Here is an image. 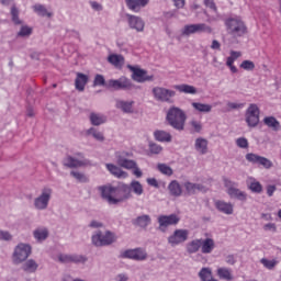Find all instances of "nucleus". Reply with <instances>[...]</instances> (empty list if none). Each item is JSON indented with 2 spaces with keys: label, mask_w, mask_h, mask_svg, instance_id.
I'll return each mask as SVG.
<instances>
[{
  "label": "nucleus",
  "mask_w": 281,
  "mask_h": 281,
  "mask_svg": "<svg viewBox=\"0 0 281 281\" xmlns=\"http://www.w3.org/2000/svg\"><path fill=\"white\" fill-rule=\"evenodd\" d=\"M131 157H133V154L128 151H116V165L105 164V168L110 175L116 179H128V172L124 171L122 168L125 170H132V175H134L136 179H142V177H144V172H142L137 161L131 159Z\"/></svg>",
  "instance_id": "obj_1"
},
{
  "label": "nucleus",
  "mask_w": 281,
  "mask_h": 281,
  "mask_svg": "<svg viewBox=\"0 0 281 281\" xmlns=\"http://www.w3.org/2000/svg\"><path fill=\"white\" fill-rule=\"evenodd\" d=\"M188 120V115L186 111L181 110L178 106H171L168 109L166 114V122L175 128V131H184L186 121Z\"/></svg>",
  "instance_id": "obj_2"
},
{
  "label": "nucleus",
  "mask_w": 281,
  "mask_h": 281,
  "mask_svg": "<svg viewBox=\"0 0 281 281\" xmlns=\"http://www.w3.org/2000/svg\"><path fill=\"white\" fill-rule=\"evenodd\" d=\"M226 32L233 38H240L247 34V26L240 18H228L225 21Z\"/></svg>",
  "instance_id": "obj_3"
},
{
  "label": "nucleus",
  "mask_w": 281,
  "mask_h": 281,
  "mask_svg": "<svg viewBox=\"0 0 281 281\" xmlns=\"http://www.w3.org/2000/svg\"><path fill=\"white\" fill-rule=\"evenodd\" d=\"M30 256H32V245L20 243L14 247L11 260L13 265H23Z\"/></svg>",
  "instance_id": "obj_4"
},
{
  "label": "nucleus",
  "mask_w": 281,
  "mask_h": 281,
  "mask_svg": "<svg viewBox=\"0 0 281 281\" xmlns=\"http://www.w3.org/2000/svg\"><path fill=\"white\" fill-rule=\"evenodd\" d=\"M99 190L101 191L102 199H105V201H108L110 205H117V203H124V201H117L119 199L124 198L120 187H99Z\"/></svg>",
  "instance_id": "obj_5"
},
{
  "label": "nucleus",
  "mask_w": 281,
  "mask_h": 281,
  "mask_svg": "<svg viewBox=\"0 0 281 281\" xmlns=\"http://www.w3.org/2000/svg\"><path fill=\"white\" fill-rule=\"evenodd\" d=\"M214 30L205 23L186 24L180 33L181 36H192V34H212Z\"/></svg>",
  "instance_id": "obj_6"
},
{
  "label": "nucleus",
  "mask_w": 281,
  "mask_h": 281,
  "mask_svg": "<svg viewBox=\"0 0 281 281\" xmlns=\"http://www.w3.org/2000/svg\"><path fill=\"white\" fill-rule=\"evenodd\" d=\"M91 240L94 247H109V245L115 243V234L111 231H106L105 233L98 231L92 235Z\"/></svg>",
  "instance_id": "obj_7"
},
{
  "label": "nucleus",
  "mask_w": 281,
  "mask_h": 281,
  "mask_svg": "<svg viewBox=\"0 0 281 281\" xmlns=\"http://www.w3.org/2000/svg\"><path fill=\"white\" fill-rule=\"evenodd\" d=\"M53 190L52 188L42 189L41 193L33 200V207L43 212L49 207V201H52Z\"/></svg>",
  "instance_id": "obj_8"
},
{
  "label": "nucleus",
  "mask_w": 281,
  "mask_h": 281,
  "mask_svg": "<svg viewBox=\"0 0 281 281\" xmlns=\"http://www.w3.org/2000/svg\"><path fill=\"white\" fill-rule=\"evenodd\" d=\"M133 87H135L133 81L124 76L119 79H110L105 85L106 89H113L114 91H131Z\"/></svg>",
  "instance_id": "obj_9"
},
{
  "label": "nucleus",
  "mask_w": 281,
  "mask_h": 281,
  "mask_svg": "<svg viewBox=\"0 0 281 281\" xmlns=\"http://www.w3.org/2000/svg\"><path fill=\"white\" fill-rule=\"evenodd\" d=\"M64 166L66 168H87V166H93L91 160L85 158L82 154L78 153L76 156H67L64 159Z\"/></svg>",
  "instance_id": "obj_10"
},
{
  "label": "nucleus",
  "mask_w": 281,
  "mask_h": 281,
  "mask_svg": "<svg viewBox=\"0 0 281 281\" xmlns=\"http://www.w3.org/2000/svg\"><path fill=\"white\" fill-rule=\"evenodd\" d=\"M224 186L226 188V193L228 194V196H231L232 199H237V201H247V193L236 188V182L225 178Z\"/></svg>",
  "instance_id": "obj_11"
},
{
  "label": "nucleus",
  "mask_w": 281,
  "mask_h": 281,
  "mask_svg": "<svg viewBox=\"0 0 281 281\" xmlns=\"http://www.w3.org/2000/svg\"><path fill=\"white\" fill-rule=\"evenodd\" d=\"M121 258H127L128 260H136V262H144V260L148 259V252L146 248H134L127 249L121 254Z\"/></svg>",
  "instance_id": "obj_12"
},
{
  "label": "nucleus",
  "mask_w": 281,
  "mask_h": 281,
  "mask_svg": "<svg viewBox=\"0 0 281 281\" xmlns=\"http://www.w3.org/2000/svg\"><path fill=\"white\" fill-rule=\"evenodd\" d=\"M151 93L158 102H172V98L177 95V92L170 89H166L164 87H155L151 90Z\"/></svg>",
  "instance_id": "obj_13"
},
{
  "label": "nucleus",
  "mask_w": 281,
  "mask_h": 281,
  "mask_svg": "<svg viewBox=\"0 0 281 281\" xmlns=\"http://www.w3.org/2000/svg\"><path fill=\"white\" fill-rule=\"evenodd\" d=\"M190 236V231L179 228L173 232L172 235L168 237V244L170 247H179V245H183L186 240H188V237Z\"/></svg>",
  "instance_id": "obj_14"
},
{
  "label": "nucleus",
  "mask_w": 281,
  "mask_h": 281,
  "mask_svg": "<svg viewBox=\"0 0 281 281\" xmlns=\"http://www.w3.org/2000/svg\"><path fill=\"white\" fill-rule=\"evenodd\" d=\"M246 122L248 126L255 127L258 126L260 122V109L256 103H251L246 111Z\"/></svg>",
  "instance_id": "obj_15"
},
{
  "label": "nucleus",
  "mask_w": 281,
  "mask_h": 281,
  "mask_svg": "<svg viewBox=\"0 0 281 281\" xmlns=\"http://www.w3.org/2000/svg\"><path fill=\"white\" fill-rule=\"evenodd\" d=\"M179 221L180 218L177 214L160 215L158 216V229L165 234V232H168V227H170V225H178Z\"/></svg>",
  "instance_id": "obj_16"
},
{
  "label": "nucleus",
  "mask_w": 281,
  "mask_h": 281,
  "mask_svg": "<svg viewBox=\"0 0 281 281\" xmlns=\"http://www.w3.org/2000/svg\"><path fill=\"white\" fill-rule=\"evenodd\" d=\"M127 69H130V71H132V79H134L135 82L142 83V82H150L154 80V77L148 76L147 75L148 72L142 68L127 65Z\"/></svg>",
  "instance_id": "obj_17"
},
{
  "label": "nucleus",
  "mask_w": 281,
  "mask_h": 281,
  "mask_svg": "<svg viewBox=\"0 0 281 281\" xmlns=\"http://www.w3.org/2000/svg\"><path fill=\"white\" fill-rule=\"evenodd\" d=\"M246 159L249 161V164H257L258 166H262L267 170L273 168V162L271 160L262 156H259L258 154H247Z\"/></svg>",
  "instance_id": "obj_18"
},
{
  "label": "nucleus",
  "mask_w": 281,
  "mask_h": 281,
  "mask_svg": "<svg viewBox=\"0 0 281 281\" xmlns=\"http://www.w3.org/2000/svg\"><path fill=\"white\" fill-rule=\"evenodd\" d=\"M127 25L131 30H135L136 32H143L144 27H146V22L140 16L126 14Z\"/></svg>",
  "instance_id": "obj_19"
},
{
  "label": "nucleus",
  "mask_w": 281,
  "mask_h": 281,
  "mask_svg": "<svg viewBox=\"0 0 281 281\" xmlns=\"http://www.w3.org/2000/svg\"><path fill=\"white\" fill-rule=\"evenodd\" d=\"M215 207L217 212H221L222 214H226L227 216H231V214H234V204H232L231 202L217 200L215 201Z\"/></svg>",
  "instance_id": "obj_20"
},
{
  "label": "nucleus",
  "mask_w": 281,
  "mask_h": 281,
  "mask_svg": "<svg viewBox=\"0 0 281 281\" xmlns=\"http://www.w3.org/2000/svg\"><path fill=\"white\" fill-rule=\"evenodd\" d=\"M240 56H243L241 52L231 50V56L226 59V67L231 69L232 74H238V68L234 66V63H236Z\"/></svg>",
  "instance_id": "obj_21"
},
{
  "label": "nucleus",
  "mask_w": 281,
  "mask_h": 281,
  "mask_svg": "<svg viewBox=\"0 0 281 281\" xmlns=\"http://www.w3.org/2000/svg\"><path fill=\"white\" fill-rule=\"evenodd\" d=\"M150 223H153V220L150 218V215L146 214L132 220V225H134V227H139L140 229H146Z\"/></svg>",
  "instance_id": "obj_22"
},
{
  "label": "nucleus",
  "mask_w": 281,
  "mask_h": 281,
  "mask_svg": "<svg viewBox=\"0 0 281 281\" xmlns=\"http://www.w3.org/2000/svg\"><path fill=\"white\" fill-rule=\"evenodd\" d=\"M149 1L150 0H125V5H127L128 10H132V12H139L142 8H146Z\"/></svg>",
  "instance_id": "obj_23"
},
{
  "label": "nucleus",
  "mask_w": 281,
  "mask_h": 281,
  "mask_svg": "<svg viewBox=\"0 0 281 281\" xmlns=\"http://www.w3.org/2000/svg\"><path fill=\"white\" fill-rule=\"evenodd\" d=\"M33 237L37 243H44L49 238V229L45 226H40L33 231Z\"/></svg>",
  "instance_id": "obj_24"
},
{
  "label": "nucleus",
  "mask_w": 281,
  "mask_h": 281,
  "mask_svg": "<svg viewBox=\"0 0 281 281\" xmlns=\"http://www.w3.org/2000/svg\"><path fill=\"white\" fill-rule=\"evenodd\" d=\"M133 104H135V101L115 100V109H119L123 113H133Z\"/></svg>",
  "instance_id": "obj_25"
},
{
  "label": "nucleus",
  "mask_w": 281,
  "mask_h": 281,
  "mask_svg": "<svg viewBox=\"0 0 281 281\" xmlns=\"http://www.w3.org/2000/svg\"><path fill=\"white\" fill-rule=\"evenodd\" d=\"M183 188L187 190L188 194H196V192H205V187L201 183H192L187 181L183 183Z\"/></svg>",
  "instance_id": "obj_26"
},
{
  "label": "nucleus",
  "mask_w": 281,
  "mask_h": 281,
  "mask_svg": "<svg viewBox=\"0 0 281 281\" xmlns=\"http://www.w3.org/2000/svg\"><path fill=\"white\" fill-rule=\"evenodd\" d=\"M89 120L92 126H102V124H106V115L102 113L92 112L89 115Z\"/></svg>",
  "instance_id": "obj_27"
},
{
  "label": "nucleus",
  "mask_w": 281,
  "mask_h": 281,
  "mask_svg": "<svg viewBox=\"0 0 281 281\" xmlns=\"http://www.w3.org/2000/svg\"><path fill=\"white\" fill-rule=\"evenodd\" d=\"M22 270L25 273H36L38 271V262L34 259H26L22 265Z\"/></svg>",
  "instance_id": "obj_28"
},
{
  "label": "nucleus",
  "mask_w": 281,
  "mask_h": 281,
  "mask_svg": "<svg viewBox=\"0 0 281 281\" xmlns=\"http://www.w3.org/2000/svg\"><path fill=\"white\" fill-rule=\"evenodd\" d=\"M154 137L156 142H161V143H170L172 142V135L164 130H157L154 132Z\"/></svg>",
  "instance_id": "obj_29"
},
{
  "label": "nucleus",
  "mask_w": 281,
  "mask_h": 281,
  "mask_svg": "<svg viewBox=\"0 0 281 281\" xmlns=\"http://www.w3.org/2000/svg\"><path fill=\"white\" fill-rule=\"evenodd\" d=\"M207 139L199 137L195 139L194 148L199 155H207Z\"/></svg>",
  "instance_id": "obj_30"
},
{
  "label": "nucleus",
  "mask_w": 281,
  "mask_h": 281,
  "mask_svg": "<svg viewBox=\"0 0 281 281\" xmlns=\"http://www.w3.org/2000/svg\"><path fill=\"white\" fill-rule=\"evenodd\" d=\"M201 252L202 254H212L214 251V248L216 247V244L214 243V239L206 238L201 239Z\"/></svg>",
  "instance_id": "obj_31"
},
{
  "label": "nucleus",
  "mask_w": 281,
  "mask_h": 281,
  "mask_svg": "<svg viewBox=\"0 0 281 281\" xmlns=\"http://www.w3.org/2000/svg\"><path fill=\"white\" fill-rule=\"evenodd\" d=\"M173 89L176 91H179V93H187L189 95H196V88L194 86L182 83V85H176L173 86Z\"/></svg>",
  "instance_id": "obj_32"
},
{
  "label": "nucleus",
  "mask_w": 281,
  "mask_h": 281,
  "mask_svg": "<svg viewBox=\"0 0 281 281\" xmlns=\"http://www.w3.org/2000/svg\"><path fill=\"white\" fill-rule=\"evenodd\" d=\"M108 63L113 65L116 69H122L124 67V56L117 54H111L108 57Z\"/></svg>",
  "instance_id": "obj_33"
},
{
  "label": "nucleus",
  "mask_w": 281,
  "mask_h": 281,
  "mask_svg": "<svg viewBox=\"0 0 281 281\" xmlns=\"http://www.w3.org/2000/svg\"><path fill=\"white\" fill-rule=\"evenodd\" d=\"M89 81V77L82 72L77 74V78L75 80V87L78 91H85V87L87 86V82Z\"/></svg>",
  "instance_id": "obj_34"
},
{
  "label": "nucleus",
  "mask_w": 281,
  "mask_h": 281,
  "mask_svg": "<svg viewBox=\"0 0 281 281\" xmlns=\"http://www.w3.org/2000/svg\"><path fill=\"white\" fill-rule=\"evenodd\" d=\"M119 188L121 190L123 198H120L116 201H128V199H133L131 184L123 183V184H120Z\"/></svg>",
  "instance_id": "obj_35"
},
{
  "label": "nucleus",
  "mask_w": 281,
  "mask_h": 281,
  "mask_svg": "<svg viewBox=\"0 0 281 281\" xmlns=\"http://www.w3.org/2000/svg\"><path fill=\"white\" fill-rule=\"evenodd\" d=\"M169 193L171 196H181L183 190L181 189V184H179V181L173 180L168 186Z\"/></svg>",
  "instance_id": "obj_36"
},
{
  "label": "nucleus",
  "mask_w": 281,
  "mask_h": 281,
  "mask_svg": "<svg viewBox=\"0 0 281 281\" xmlns=\"http://www.w3.org/2000/svg\"><path fill=\"white\" fill-rule=\"evenodd\" d=\"M191 106L199 113H212V105L207 103L192 102Z\"/></svg>",
  "instance_id": "obj_37"
},
{
  "label": "nucleus",
  "mask_w": 281,
  "mask_h": 281,
  "mask_svg": "<svg viewBox=\"0 0 281 281\" xmlns=\"http://www.w3.org/2000/svg\"><path fill=\"white\" fill-rule=\"evenodd\" d=\"M130 188L136 196H142V194H144V186H142V182L137 180H132Z\"/></svg>",
  "instance_id": "obj_38"
},
{
  "label": "nucleus",
  "mask_w": 281,
  "mask_h": 281,
  "mask_svg": "<svg viewBox=\"0 0 281 281\" xmlns=\"http://www.w3.org/2000/svg\"><path fill=\"white\" fill-rule=\"evenodd\" d=\"M217 276L221 280H226V281L234 280V277L232 276V269L229 268H218Z\"/></svg>",
  "instance_id": "obj_39"
},
{
  "label": "nucleus",
  "mask_w": 281,
  "mask_h": 281,
  "mask_svg": "<svg viewBox=\"0 0 281 281\" xmlns=\"http://www.w3.org/2000/svg\"><path fill=\"white\" fill-rule=\"evenodd\" d=\"M32 9L38 16H48V19L52 16V12H48L47 8L43 4H34Z\"/></svg>",
  "instance_id": "obj_40"
},
{
  "label": "nucleus",
  "mask_w": 281,
  "mask_h": 281,
  "mask_svg": "<svg viewBox=\"0 0 281 281\" xmlns=\"http://www.w3.org/2000/svg\"><path fill=\"white\" fill-rule=\"evenodd\" d=\"M263 123L266 126H269V128H272V131H280V122L273 116H267L263 119Z\"/></svg>",
  "instance_id": "obj_41"
},
{
  "label": "nucleus",
  "mask_w": 281,
  "mask_h": 281,
  "mask_svg": "<svg viewBox=\"0 0 281 281\" xmlns=\"http://www.w3.org/2000/svg\"><path fill=\"white\" fill-rule=\"evenodd\" d=\"M70 177L76 179L79 183H89V177L81 171L72 170L70 171Z\"/></svg>",
  "instance_id": "obj_42"
},
{
  "label": "nucleus",
  "mask_w": 281,
  "mask_h": 281,
  "mask_svg": "<svg viewBox=\"0 0 281 281\" xmlns=\"http://www.w3.org/2000/svg\"><path fill=\"white\" fill-rule=\"evenodd\" d=\"M201 249V239H193L187 244L188 254H196Z\"/></svg>",
  "instance_id": "obj_43"
},
{
  "label": "nucleus",
  "mask_w": 281,
  "mask_h": 281,
  "mask_svg": "<svg viewBox=\"0 0 281 281\" xmlns=\"http://www.w3.org/2000/svg\"><path fill=\"white\" fill-rule=\"evenodd\" d=\"M87 135H91L97 142H104V134L102 132L98 131L95 127H90L87 130Z\"/></svg>",
  "instance_id": "obj_44"
},
{
  "label": "nucleus",
  "mask_w": 281,
  "mask_h": 281,
  "mask_svg": "<svg viewBox=\"0 0 281 281\" xmlns=\"http://www.w3.org/2000/svg\"><path fill=\"white\" fill-rule=\"evenodd\" d=\"M199 276L202 281H218L212 278V271L210 270V268H202L199 272Z\"/></svg>",
  "instance_id": "obj_45"
},
{
  "label": "nucleus",
  "mask_w": 281,
  "mask_h": 281,
  "mask_svg": "<svg viewBox=\"0 0 281 281\" xmlns=\"http://www.w3.org/2000/svg\"><path fill=\"white\" fill-rule=\"evenodd\" d=\"M189 126L191 133H201V131H203V123L194 119L189 122Z\"/></svg>",
  "instance_id": "obj_46"
},
{
  "label": "nucleus",
  "mask_w": 281,
  "mask_h": 281,
  "mask_svg": "<svg viewBox=\"0 0 281 281\" xmlns=\"http://www.w3.org/2000/svg\"><path fill=\"white\" fill-rule=\"evenodd\" d=\"M157 170H159V172L161 175H165L166 177H172V175L175 173V171L171 169V167L166 164H158Z\"/></svg>",
  "instance_id": "obj_47"
},
{
  "label": "nucleus",
  "mask_w": 281,
  "mask_h": 281,
  "mask_svg": "<svg viewBox=\"0 0 281 281\" xmlns=\"http://www.w3.org/2000/svg\"><path fill=\"white\" fill-rule=\"evenodd\" d=\"M248 188L250 191L255 192V194H260V192H262V184L256 179H250Z\"/></svg>",
  "instance_id": "obj_48"
},
{
  "label": "nucleus",
  "mask_w": 281,
  "mask_h": 281,
  "mask_svg": "<svg viewBox=\"0 0 281 281\" xmlns=\"http://www.w3.org/2000/svg\"><path fill=\"white\" fill-rule=\"evenodd\" d=\"M88 258L85 255H70V262L74 265H85L87 262Z\"/></svg>",
  "instance_id": "obj_49"
},
{
  "label": "nucleus",
  "mask_w": 281,
  "mask_h": 281,
  "mask_svg": "<svg viewBox=\"0 0 281 281\" xmlns=\"http://www.w3.org/2000/svg\"><path fill=\"white\" fill-rule=\"evenodd\" d=\"M11 19L15 25H21V19H19V9L16 5L11 7Z\"/></svg>",
  "instance_id": "obj_50"
},
{
  "label": "nucleus",
  "mask_w": 281,
  "mask_h": 281,
  "mask_svg": "<svg viewBox=\"0 0 281 281\" xmlns=\"http://www.w3.org/2000/svg\"><path fill=\"white\" fill-rule=\"evenodd\" d=\"M164 150V147L157 143H149V153L151 155H159Z\"/></svg>",
  "instance_id": "obj_51"
},
{
  "label": "nucleus",
  "mask_w": 281,
  "mask_h": 281,
  "mask_svg": "<svg viewBox=\"0 0 281 281\" xmlns=\"http://www.w3.org/2000/svg\"><path fill=\"white\" fill-rule=\"evenodd\" d=\"M260 262L261 265H263V267H266V269H269V270L274 269L276 265H278V261L276 259L269 260V259L262 258Z\"/></svg>",
  "instance_id": "obj_52"
},
{
  "label": "nucleus",
  "mask_w": 281,
  "mask_h": 281,
  "mask_svg": "<svg viewBox=\"0 0 281 281\" xmlns=\"http://www.w3.org/2000/svg\"><path fill=\"white\" fill-rule=\"evenodd\" d=\"M240 68L245 69V71H254V69H256V64H254L251 60H244L240 64Z\"/></svg>",
  "instance_id": "obj_53"
},
{
  "label": "nucleus",
  "mask_w": 281,
  "mask_h": 281,
  "mask_svg": "<svg viewBox=\"0 0 281 281\" xmlns=\"http://www.w3.org/2000/svg\"><path fill=\"white\" fill-rule=\"evenodd\" d=\"M226 111H238V109H243L245 106V103H236V102H227L226 103Z\"/></svg>",
  "instance_id": "obj_54"
},
{
  "label": "nucleus",
  "mask_w": 281,
  "mask_h": 281,
  "mask_svg": "<svg viewBox=\"0 0 281 281\" xmlns=\"http://www.w3.org/2000/svg\"><path fill=\"white\" fill-rule=\"evenodd\" d=\"M93 85H94V87H106V80L104 79V76L97 75L94 77Z\"/></svg>",
  "instance_id": "obj_55"
},
{
  "label": "nucleus",
  "mask_w": 281,
  "mask_h": 281,
  "mask_svg": "<svg viewBox=\"0 0 281 281\" xmlns=\"http://www.w3.org/2000/svg\"><path fill=\"white\" fill-rule=\"evenodd\" d=\"M57 258H58V261L61 262L63 265L71 263V255L60 254L58 255Z\"/></svg>",
  "instance_id": "obj_56"
},
{
  "label": "nucleus",
  "mask_w": 281,
  "mask_h": 281,
  "mask_svg": "<svg viewBox=\"0 0 281 281\" xmlns=\"http://www.w3.org/2000/svg\"><path fill=\"white\" fill-rule=\"evenodd\" d=\"M238 148H249V142L245 137H239L236 139Z\"/></svg>",
  "instance_id": "obj_57"
},
{
  "label": "nucleus",
  "mask_w": 281,
  "mask_h": 281,
  "mask_svg": "<svg viewBox=\"0 0 281 281\" xmlns=\"http://www.w3.org/2000/svg\"><path fill=\"white\" fill-rule=\"evenodd\" d=\"M0 240H12V235L8 231H0Z\"/></svg>",
  "instance_id": "obj_58"
},
{
  "label": "nucleus",
  "mask_w": 281,
  "mask_h": 281,
  "mask_svg": "<svg viewBox=\"0 0 281 281\" xmlns=\"http://www.w3.org/2000/svg\"><path fill=\"white\" fill-rule=\"evenodd\" d=\"M18 34L19 36H30V34H32V29L27 26H22Z\"/></svg>",
  "instance_id": "obj_59"
},
{
  "label": "nucleus",
  "mask_w": 281,
  "mask_h": 281,
  "mask_svg": "<svg viewBox=\"0 0 281 281\" xmlns=\"http://www.w3.org/2000/svg\"><path fill=\"white\" fill-rule=\"evenodd\" d=\"M89 227H91L92 229H100L104 227V224H102V222L92 221L90 222Z\"/></svg>",
  "instance_id": "obj_60"
},
{
  "label": "nucleus",
  "mask_w": 281,
  "mask_h": 281,
  "mask_svg": "<svg viewBox=\"0 0 281 281\" xmlns=\"http://www.w3.org/2000/svg\"><path fill=\"white\" fill-rule=\"evenodd\" d=\"M267 194L268 196H273V193L276 192V190H278V188L276 187V184H270L267 187Z\"/></svg>",
  "instance_id": "obj_61"
},
{
  "label": "nucleus",
  "mask_w": 281,
  "mask_h": 281,
  "mask_svg": "<svg viewBox=\"0 0 281 281\" xmlns=\"http://www.w3.org/2000/svg\"><path fill=\"white\" fill-rule=\"evenodd\" d=\"M211 49L221 52V42H218L217 40H213L211 44Z\"/></svg>",
  "instance_id": "obj_62"
},
{
  "label": "nucleus",
  "mask_w": 281,
  "mask_h": 281,
  "mask_svg": "<svg viewBox=\"0 0 281 281\" xmlns=\"http://www.w3.org/2000/svg\"><path fill=\"white\" fill-rule=\"evenodd\" d=\"M115 281H128V274H126V273H119L115 277Z\"/></svg>",
  "instance_id": "obj_63"
},
{
  "label": "nucleus",
  "mask_w": 281,
  "mask_h": 281,
  "mask_svg": "<svg viewBox=\"0 0 281 281\" xmlns=\"http://www.w3.org/2000/svg\"><path fill=\"white\" fill-rule=\"evenodd\" d=\"M236 262V257L234 255H228L226 257V263L227 265H234Z\"/></svg>",
  "instance_id": "obj_64"
}]
</instances>
